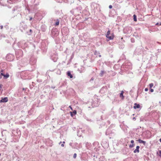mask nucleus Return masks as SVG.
Here are the masks:
<instances>
[{"instance_id": "nucleus-1", "label": "nucleus", "mask_w": 161, "mask_h": 161, "mask_svg": "<svg viewBox=\"0 0 161 161\" xmlns=\"http://www.w3.org/2000/svg\"><path fill=\"white\" fill-rule=\"evenodd\" d=\"M131 63L130 62L128 61L125 62L121 67V69H124L125 70H127L128 69H131Z\"/></svg>"}, {"instance_id": "nucleus-2", "label": "nucleus", "mask_w": 161, "mask_h": 161, "mask_svg": "<svg viewBox=\"0 0 161 161\" xmlns=\"http://www.w3.org/2000/svg\"><path fill=\"white\" fill-rule=\"evenodd\" d=\"M28 42H25L24 40H22L19 42L18 44L19 47H21L24 49L28 47Z\"/></svg>"}, {"instance_id": "nucleus-3", "label": "nucleus", "mask_w": 161, "mask_h": 161, "mask_svg": "<svg viewBox=\"0 0 161 161\" xmlns=\"http://www.w3.org/2000/svg\"><path fill=\"white\" fill-rule=\"evenodd\" d=\"M21 10V7H20L15 6L12 9V13H14V16H16L19 14Z\"/></svg>"}, {"instance_id": "nucleus-4", "label": "nucleus", "mask_w": 161, "mask_h": 161, "mask_svg": "<svg viewBox=\"0 0 161 161\" xmlns=\"http://www.w3.org/2000/svg\"><path fill=\"white\" fill-rule=\"evenodd\" d=\"M106 37L108 39V40L113 39L114 36L113 33H110V31L108 30L106 34Z\"/></svg>"}, {"instance_id": "nucleus-5", "label": "nucleus", "mask_w": 161, "mask_h": 161, "mask_svg": "<svg viewBox=\"0 0 161 161\" xmlns=\"http://www.w3.org/2000/svg\"><path fill=\"white\" fill-rule=\"evenodd\" d=\"M51 58L54 62H56L58 59V54L56 52L51 54Z\"/></svg>"}, {"instance_id": "nucleus-6", "label": "nucleus", "mask_w": 161, "mask_h": 161, "mask_svg": "<svg viewBox=\"0 0 161 161\" xmlns=\"http://www.w3.org/2000/svg\"><path fill=\"white\" fill-rule=\"evenodd\" d=\"M14 56L11 54H7L6 57V59L7 60L11 61H12L14 59Z\"/></svg>"}, {"instance_id": "nucleus-7", "label": "nucleus", "mask_w": 161, "mask_h": 161, "mask_svg": "<svg viewBox=\"0 0 161 161\" xmlns=\"http://www.w3.org/2000/svg\"><path fill=\"white\" fill-rule=\"evenodd\" d=\"M15 54L16 58H18L22 56L23 52L22 50L19 49L16 52Z\"/></svg>"}, {"instance_id": "nucleus-8", "label": "nucleus", "mask_w": 161, "mask_h": 161, "mask_svg": "<svg viewBox=\"0 0 161 161\" xmlns=\"http://www.w3.org/2000/svg\"><path fill=\"white\" fill-rule=\"evenodd\" d=\"M58 33L56 29H52L51 31V35L52 36H57L58 35Z\"/></svg>"}, {"instance_id": "nucleus-9", "label": "nucleus", "mask_w": 161, "mask_h": 161, "mask_svg": "<svg viewBox=\"0 0 161 161\" xmlns=\"http://www.w3.org/2000/svg\"><path fill=\"white\" fill-rule=\"evenodd\" d=\"M107 88L106 86H103L102 87L100 90V92L101 93H104L107 92Z\"/></svg>"}, {"instance_id": "nucleus-10", "label": "nucleus", "mask_w": 161, "mask_h": 161, "mask_svg": "<svg viewBox=\"0 0 161 161\" xmlns=\"http://www.w3.org/2000/svg\"><path fill=\"white\" fill-rule=\"evenodd\" d=\"M62 33H64L65 34L67 35L68 33L69 32V30L66 27H64L62 29Z\"/></svg>"}, {"instance_id": "nucleus-11", "label": "nucleus", "mask_w": 161, "mask_h": 161, "mask_svg": "<svg viewBox=\"0 0 161 161\" xmlns=\"http://www.w3.org/2000/svg\"><path fill=\"white\" fill-rule=\"evenodd\" d=\"M8 98L7 97H5L4 98H2L0 101L1 103H6L8 101Z\"/></svg>"}, {"instance_id": "nucleus-12", "label": "nucleus", "mask_w": 161, "mask_h": 161, "mask_svg": "<svg viewBox=\"0 0 161 161\" xmlns=\"http://www.w3.org/2000/svg\"><path fill=\"white\" fill-rule=\"evenodd\" d=\"M139 148L140 147L139 146H137L136 147V148L134 151V153H139Z\"/></svg>"}, {"instance_id": "nucleus-13", "label": "nucleus", "mask_w": 161, "mask_h": 161, "mask_svg": "<svg viewBox=\"0 0 161 161\" xmlns=\"http://www.w3.org/2000/svg\"><path fill=\"white\" fill-rule=\"evenodd\" d=\"M70 115L72 117H73V116L75 115L77 112L76 110H74L72 112H70Z\"/></svg>"}, {"instance_id": "nucleus-14", "label": "nucleus", "mask_w": 161, "mask_h": 161, "mask_svg": "<svg viewBox=\"0 0 161 161\" xmlns=\"http://www.w3.org/2000/svg\"><path fill=\"white\" fill-rule=\"evenodd\" d=\"M33 59V58H31L30 59V63L31 64H34L36 62V60L34 59L33 61H32V60Z\"/></svg>"}, {"instance_id": "nucleus-15", "label": "nucleus", "mask_w": 161, "mask_h": 161, "mask_svg": "<svg viewBox=\"0 0 161 161\" xmlns=\"http://www.w3.org/2000/svg\"><path fill=\"white\" fill-rule=\"evenodd\" d=\"M134 106L133 107V108L134 109H136L140 108V106L139 104L136 103H135L134 104Z\"/></svg>"}, {"instance_id": "nucleus-16", "label": "nucleus", "mask_w": 161, "mask_h": 161, "mask_svg": "<svg viewBox=\"0 0 161 161\" xmlns=\"http://www.w3.org/2000/svg\"><path fill=\"white\" fill-rule=\"evenodd\" d=\"M138 142L140 143H143L144 145H145L146 144V142L143 141L140 139H139L138 140Z\"/></svg>"}, {"instance_id": "nucleus-17", "label": "nucleus", "mask_w": 161, "mask_h": 161, "mask_svg": "<svg viewBox=\"0 0 161 161\" xmlns=\"http://www.w3.org/2000/svg\"><path fill=\"white\" fill-rule=\"evenodd\" d=\"M67 75L69 76L70 78H73V75L71 74V73L70 71H69L67 72Z\"/></svg>"}, {"instance_id": "nucleus-18", "label": "nucleus", "mask_w": 161, "mask_h": 161, "mask_svg": "<svg viewBox=\"0 0 161 161\" xmlns=\"http://www.w3.org/2000/svg\"><path fill=\"white\" fill-rule=\"evenodd\" d=\"M106 73V72L104 70H101V72L100 73L99 75L100 77L103 76V75Z\"/></svg>"}, {"instance_id": "nucleus-19", "label": "nucleus", "mask_w": 161, "mask_h": 161, "mask_svg": "<svg viewBox=\"0 0 161 161\" xmlns=\"http://www.w3.org/2000/svg\"><path fill=\"white\" fill-rule=\"evenodd\" d=\"M34 110V108L32 107V108L29 111L28 113L29 114H32Z\"/></svg>"}, {"instance_id": "nucleus-20", "label": "nucleus", "mask_w": 161, "mask_h": 161, "mask_svg": "<svg viewBox=\"0 0 161 161\" xmlns=\"http://www.w3.org/2000/svg\"><path fill=\"white\" fill-rule=\"evenodd\" d=\"M9 76V75L8 73H7L6 74H4L3 75L4 78V79H7Z\"/></svg>"}, {"instance_id": "nucleus-21", "label": "nucleus", "mask_w": 161, "mask_h": 161, "mask_svg": "<svg viewBox=\"0 0 161 161\" xmlns=\"http://www.w3.org/2000/svg\"><path fill=\"white\" fill-rule=\"evenodd\" d=\"M59 20L58 19H57L56 20V22L55 23L54 25L55 26H58L59 25Z\"/></svg>"}, {"instance_id": "nucleus-22", "label": "nucleus", "mask_w": 161, "mask_h": 161, "mask_svg": "<svg viewBox=\"0 0 161 161\" xmlns=\"http://www.w3.org/2000/svg\"><path fill=\"white\" fill-rule=\"evenodd\" d=\"M84 118H85V119L86 120H87V121H91V119H90V118H88V117H87L85 116Z\"/></svg>"}, {"instance_id": "nucleus-23", "label": "nucleus", "mask_w": 161, "mask_h": 161, "mask_svg": "<svg viewBox=\"0 0 161 161\" xmlns=\"http://www.w3.org/2000/svg\"><path fill=\"white\" fill-rule=\"evenodd\" d=\"M123 91H122L121 92L120 94V97H122V99H123L124 98V96H123Z\"/></svg>"}, {"instance_id": "nucleus-24", "label": "nucleus", "mask_w": 161, "mask_h": 161, "mask_svg": "<svg viewBox=\"0 0 161 161\" xmlns=\"http://www.w3.org/2000/svg\"><path fill=\"white\" fill-rule=\"evenodd\" d=\"M133 19L135 21H137L136 16L135 14L133 15Z\"/></svg>"}, {"instance_id": "nucleus-25", "label": "nucleus", "mask_w": 161, "mask_h": 161, "mask_svg": "<svg viewBox=\"0 0 161 161\" xmlns=\"http://www.w3.org/2000/svg\"><path fill=\"white\" fill-rule=\"evenodd\" d=\"M153 86V84L152 83H150L149 84V86L150 88H151Z\"/></svg>"}, {"instance_id": "nucleus-26", "label": "nucleus", "mask_w": 161, "mask_h": 161, "mask_svg": "<svg viewBox=\"0 0 161 161\" xmlns=\"http://www.w3.org/2000/svg\"><path fill=\"white\" fill-rule=\"evenodd\" d=\"M3 86V85L2 84H0V90H1V91L2 92V91H3V89H2V87Z\"/></svg>"}, {"instance_id": "nucleus-27", "label": "nucleus", "mask_w": 161, "mask_h": 161, "mask_svg": "<svg viewBox=\"0 0 161 161\" xmlns=\"http://www.w3.org/2000/svg\"><path fill=\"white\" fill-rule=\"evenodd\" d=\"M92 108H94L95 107H97V105H94V103H92Z\"/></svg>"}, {"instance_id": "nucleus-28", "label": "nucleus", "mask_w": 161, "mask_h": 161, "mask_svg": "<svg viewBox=\"0 0 161 161\" xmlns=\"http://www.w3.org/2000/svg\"><path fill=\"white\" fill-rule=\"evenodd\" d=\"M134 146V144H130L129 145V147L130 148H132Z\"/></svg>"}, {"instance_id": "nucleus-29", "label": "nucleus", "mask_w": 161, "mask_h": 161, "mask_svg": "<svg viewBox=\"0 0 161 161\" xmlns=\"http://www.w3.org/2000/svg\"><path fill=\"white\" fill-rule=\"evenodd\" d=\"M4 74L3 73H1L0 74V79L1 78H2V77H1V76H3V75H4Z\"/></svg>"}, {"instance_id": "nucleus-30", "label": "nucleus", "mask_w": 161, "mask_h": 161, "mask_svg": "<svg viewBox=\"0 0 161 161\" xmlns=\"http://www.w3.org/2000/svg\"><path fill=\"white\" fill-rule=\"evenodd\" d=\"M77 154L76 153H75L73 155V158H75L76 157Z\"/></svg>"}, {"instance_id": "nucleus-31", "label": "nucleus", "mask_w": 161, "mask_h": 161, "mask_svg": "<svg viewBox=\"0 0 161 161\" xmlns=\"http://www.w3.org/2000/svg\"><path fill=\"white\" fill-rule=\"evenodd\" d=\"M95 5H97V4L95 3H93L91 5V7H92V5L94 6Z\"/></svg>"}, {"instance_id": "nucleus-32", "label": "nucleus", "mask_w": 161, "mask_h": 161, "mask_svg": "<svg viewBox=\"0 0 161 161\" xmlns=\"http://www.w3.org/2000/svg\"><path fill=\"white\" fill-rule=\"evenodd\" d=\"M159 156L161 157V151H159Z\"/></svg>"}, {"instance_id": "nucleus-33", "label": "nucleus", "mask_w": 161, "mask_h": 161, "mask_svg": "<svg viewBox=\"0 0 161 161\" xmlns=\"http://www.w3.org/2000/svg\"><path fill=\"white\" fill-rule=\"evenodd\" d=\"M131 42H134V39H133L132 38V39H131Z\"/></svg>"}, {"instance_id": "nucleus-34", "label": "nucleus", "mask_w": 161, "mask_h": 161, "mask_svg": "<svg viewBox=\"0 0 161 161\" xmlns=\"http://www.w3.org/2000/svg\"><path fill=\"white\" fill-rule=\"evenodd\" d=\"M148 90V88H146L145 89V91H146V92H147V91Z\"/></svg>"}, {"instance_id": "nucleus-35", "label": "nucleus", "mask_w": 161, "mask_h": 161, "mask_svg": "<svg viewBox=\"0 0 161 161\" xmlns=\"http://www.w3.org/2000/svg\"><path fill=\"white\" fill-rule=\"evenodd\" d=\"M36 0H31V2L32 3H35Z\"/></svg>"}, {"instance_id": "nucleus-36", "label": "nucleus", "mask_w": 161, "mask_h": 161, "mask_svg": "<svg viewBox=\"0 0 161 161\" xmlns=\"http://www.w3.org/2000/svg\"><path fill=\"white\" fill-rule=\"evenodd\" d=\"M112 8V6L111 5H110L109 6V8L110 9Z\"/></svg>"}, {"instance_id": "nucleus-37", "label": "nucleus", "mask_w": 161, "mask_h": 161, "mask_svg": "<svg viewBox=\"0 0 161 161\" xmlns=\"http://www.w3.org/2000/svg\"><path fill=\"white\" fill-rule=\"evenodd\" d=\"M130 142L132 144H133L134 142V140H132Z\"/></svg>"}, {"instance_id": "nucleus-38", "label": "nucleus", "mask_w": 161, "mask_h": 161, "mask_svg": "<svg viewBox=\"0 0 161 161\" xmlns=\"http://www.w3.org/2000/svg\"><path fill=\"white\" fill-rule=\"evenodd\" d=\"M154 90L153 89H150V91L151 92H153Z\"/></svg>"}, {"instance_id": "nucleus-39", "label": "nucleus", "mask_w": 161, "mask_h": 161, "mask_svg": "<svg viewBox=\"0 0 161 161\" xmlns=\"http://www.w3.org/2000/svg\"><path fill=\"white\" fill-rule=\"evenodd\" d=\"M3 25H1L0 26V28L1 29H2L3 28Z\"/></svg>"}, {"instance_id": "nucleus-40", "label": "nucleus", "mask_w": 161, "mask_h": 161, "mask_svg": "<svg viewBox=\"0 0 161 161\" xmlns=\"http://www.w3.org/2000/svg\"><path fill=\"white\" fill-rule=\"evenodd\" d=\"M32 19V17H31L30 18V20L31 21Z\"/></svg>"}, {"instance_id": "nucleus-41", "label": "nucleus", "mask_w": 161, "mask_h": 161, "mask_svg": "<svg viewBox=\"0 0 161 161\" xmlns=\"http://www.w3.org/2000/svg\"><path fill=\"white\" fill-rule=\"evenodd\" d=\"M51 87V88H52L54 89V88H55V86H52Z\"/></svg>"}, {"instance_id": "nucleus-42", "label": "nucleus", "mask_w": 161, "mask_h": 161, "mask_svg": "<svg viewBox=\"0 0 161 161\" xmlns=\"http://www.w3.org/2000/svg\"><path fill=\"white\" fill-rule=\"evenodd\" d=\"M61 146L62 147H64V144H62L61 145Z\"/></svg>"}, {"instance_id": "nucleus-43", "label": "nucleus", "mask_w": 161, "mask_h": 161, "mask_svg": "<svg viewBox=\"0 0 161 161\" xmlns=\"http://www.w3.org/2000/svg\"><path fill=\"white\" fill-rule=\"evenodd\" d=\"M3 69H2L1 71L0 72H1V73H3Z\"/></svg>"}, {"instance_id": "nucleus-44", "label": "nucleus", "mask_w": 161, "mask_h": 161, "mask_svg": "<svg viewBox=\"0 0 161 161\" xmlns=\"http://www.w3.org/2000/svg\"><path fill=\"white\" fill-rule=\"evenodd\" d=\"M29 31H30V32L31 33V32H32V30H31V29H30V30Z\"/></svg>"}, {"instance_id": "nucleus-45", "label": "nucleus", "mask_w": 161, "mask_h": 161, "mask_svg": "<svg viewBox=\"0 0 161 161\" xmlns=\"http://www.w3.org/2000/svg\"><path fill=\"white\" fill-rule=\"evenodd\" d=\"M138 51V49H136V52H137Z\"/></svg>"}, {"instance_id": "nucleus-46", "label": "nucleus", "mask_w": 161, "mask_h": 161, "mask_svg": "<svg viewBox=\"0 0 161 161\" xmlns=\"http://www.w3.org/2000/svg\"><path fill=\"white\" fill-rule=\"evenodd\" d=\"M158 24H159V23H156V25H158Z\"/></svg>"}, {"instance_id": "nucleus-47", "label": "nucleus", "mask_w": 161, "mask_h": 161, "mask_svg": "<svg viewBox=\"0 0 161 161\" xmlns=\"http://www.w3.org/2000/svg\"><path fill=\"white\" fill-rule=\"evenodd\" d=\"M93 80V78H92L91 79V80Z\"/></svg>"}, {"instance_id": "nucleus-48", "label": "nucleus", "mask_w": 161, "mask_h": 161, "mask_svg": "<svg viewBox=\"0 0 161 161\" xmlns=\"http://www.w3.org/2000/svg\"><path fill=\"white\" fill-rule=\"evenodd\" d=\"M159 141L160 142H161V138L160 139H159Z\"/></svg>"}, {"instance_id": "nucleus-49", "label": "nucleus", "mask_w": 161, "mask_h": 161, "mask_svg": "<svg viewBox=\"0 0 161 161\" xmlns=\"http://www.w3.org/2000/svg\"><path fill=\"white\" fill-rule=\"evenodd\" d=\"M69 107L70 108H71L72 110V108L71 107V106H69Z\"/></svg>"}, {"instance_id": "nucleus-50", "label": "nucleus", "mask_w": 161, "mask_h": 161, "mask_svg": "<svg viewBox=\"0 0 161 161\" xmlns=\"http://www.w3.org/2000/svg\"><path fill=\"white\" fill-rule=\"evenodd\" d=\"M65 143V142L64 141L63 142V144H64Z\"/></svg>"}, {"instance_id": "nucleus-51", "label": "nucleus", "mask_w": 161, "mask_h": 161, "mask_svg": "<svg viewBox=\"0 0 161 161\" xmlns=\"http://www.w3.org/2000/svg\"><path fill=\"white\" fill-rule=\"evenodd\" d=\"M62 143V142H60L59 143V144H60V143Z\"/></svg>"}, {"instance_id": "nucleus-52", "label": "nucleus", "mask_w": 161, "mask_h": 161, "mask_svg": "<svg viewBox=\"0 0 161 161\" xmlns=\"http://www.w3.org/2000/svg\"><path fill=\"white\" fill-rule=\"evenodd\" d=\"M99 57H101V55H99Z\"/></svg>"}, {"instance_id": "nucleus-53", "label": "nucleus", "mask_w": 161, "mask_h": 161, "mask_svg": "<svg viewBox=\"0 0 161 161\" xmlns=\"http://www.w3.org/2000/svg\"><path fill=\"white\" fill-rule=\"evenodd\" d=\"M133 119H135V117H134V118H133Z\"/></svg>"}, {"instance_id": "nucleus-54", "label": "nucleus", "mask_w": 161, "mask_h": 161, "mask_svg": "<svg viewBox=\"0 0 161 161\" xmlns=\"http://www.w3.org/2000/svg\"><path fill=\"white\" fill-rule=\"evenodd\" d=\"M3 132H2V135H3Z\"/></svg>"}, {"instance_id": "nucleus-55", "label": "nucleus", "mask_w": 161, "mask_h": 161, "mask_svg": "<svg viewBox=\"0 0 161 161\" xmlns=\"http://www.w3.org/2000/svg\"><path fill=\"white\" fill-rule=\"evenodd\" d=\"M160 25H161V23H160Z\"/></svg>"}, {"instance_id": "nucleus-56", "label": "nucleus", "mask_w": 161, "mask_h": 161, "mask_svg": "<svg viewBox=\"0 0 161 161\" xmlns=\"http://www.w3.org/2000/svg\"><path fill=\"white\" fill-rule=\"evenodd\" d=\"M159 103H161V102L160 101V102H159Z\"/></svg>"}, {"instance_id": "nucleus-57", "label": "nucleus", "mask_w": 161, "mask_h": 161, "mask_svg": "<svg viewBox=\"0 0 161 161\" xmlns=\"http://www.w3.org/2000/svg\"><path fill=\"white\" fill-rule=\"evenodd\" d=\"M17 1H18V0H17Z\"/></svg>"}]
</instances>
